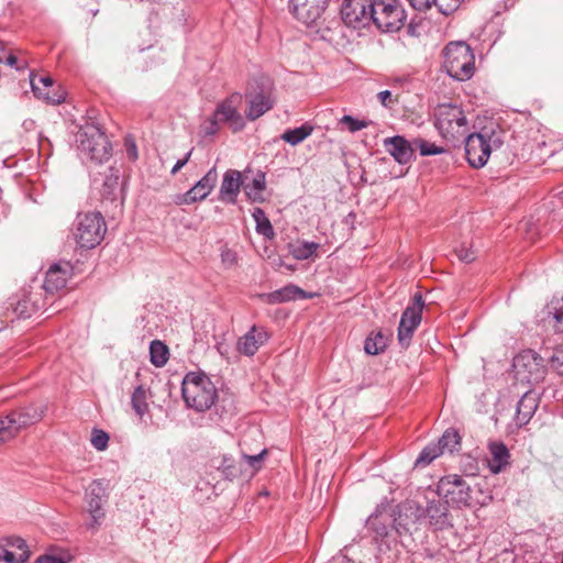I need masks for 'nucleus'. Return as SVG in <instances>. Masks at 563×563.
Instances as JSON below:
<instances>
[{
  "label": "nucleus",
  "mask_w": 563,
  "mask_h": 563,
  "mask_svg": "<svg viewBox=\"0 0 563 563\" xmlns=\"http://www.w3.org/2000/svg\"><path fill=\"white\" fill-rule=\"evenodd\" d=\"M267 340V332L253 325L244 335L239 338L236 350L240 354L253 356Z\"/></svg>",
  "instance_id": "23"
},
{
  "label": "nucleus",
  "mask_w": 563,
  "mask_h": 563,
  "mask_svg": "<svg viewBox=\"0 0 563 563\" xmlns=\"http://www.w3.org/2000/svg\"><path fill=\"white\" fill-rule=\"evenodd\" d=\"M8 51L5 48H0V63H5V56L8 55Z\"/></svg>",
  "instance_id": "58"
},
{
  "label": "nucleus",
  "mask_w": 563,
  "mask_h": 563,
  "mask_svg": "<svg viewBox=\"0 0 563 563\" xmlns=\"http://www.w3.org/2000/svg\"><path fill=\"white\" fill-rule=\"evenodd\" d=\"M515 378L522 384L536 385L545 377L543 358L532 350H525L512 362Z\"/></svg>",
  "instance_id": "8"
},
{
  "label": "nucleus",
  "mask_w": 563,
  "mask_h": 563,
  "mask_svg": "<svg viewBox=\"0 0 563 563\" xmlns=\"http://www.w3.org/2000/svg\"><path fill=\"white\" fill-rule=\"evenodd\" d=\"M455 253L459 260L464 263H472L476 258L475 251L465 244L456 247Z\"/></svg>",
  "instance_id": "48"
},
{
  "label": "nucleus",
  "mask_w": 563,
  "mask_h": 563,
  "mask_svg": "<svg viewBox=\"0 0 563 563\" xmlns=\"http://www.w3.org/2000/svg\"><path fill=\"white\" fill-rule=\"evenodd\" d=\"M372 24L382 33L398 32L405 25L407 14L399 0H373Z\"/></svg>",
  "instance_id": "5"
},
{
  "label": "nucleus",
  "mask_w": 563,
  "mask_h": 563,
  "mask_svg": "<svg viewBox=\"0 0 563 563\" xmlns=\"http://www.w3.org/2000/svg\"><path fill=\"white\" fill-rule=\"evenodd\" d=\"M369 530L374 531L376 538H385L388 534V528L385 521H382L379 516L374 514L369 516L366 522Z\"/></svg>",
  "instance_id": "41"
},
{
  "label": "nucleus",
  "mask_w": 563,
  "mask_h": 563,
  "mask_svg": "<svg viewBox=\"0 0 563 563\" xmlns=\"http://www.w3.org/2000/svg\"><path fill=\"white\" fill-rule=\"evenodd\" d=\"M442 453L439 444L430 443L427 445L416 460V466L424 467L429 465L434 459L440 456Z\"/></svg>",
  "instance_id": "36"
},
{
  "label": "nucleus",
  "mask_w": 563,
  "mask_h": 563,
  "mask_svg": "<svg viewBox=\"0 0 563 563\" xmlns=\"http://www.w3.org/2000/svg\"><path fill=\"white\" fill-rule=\"evenodd\" d=\"M424 518L429 519L434 530H444L452 527L449 518V508L445 501L440 499L429 500L423 508Z\"/></svg>",
  "instance_id": "22"
},
{
  "label": "nucleus",
  "mask_w": 563,
  "mask_h": 563,
  "mask_svg": "<svg viewBox=\"0 0 563 563\" xmlns=\"http://www.w3.org/2000/svg\"><path fill=\"white\" fill-rule=\"evenodd\" d=\"M373 0H345L341 4V18L349 27L360 30L372 24Z\"/></svg>",
  "instance_id": "11"
},
{
  "label": "nucleus",
  "mask_w": 563,
  "mask_h": 563,
  "mask_svg": "<svg viewBox=\"0 0 563 563\" xmlns=\"http://www.w3.org/2000/svg\"><path fill=\"white\" fill-rule=\"evenodd\" d=\"M245 98L249 103L246 110V118L250 121H255L266 112H268L275 103L271 88L260 87L258 90L247 91Z\"/></svg>",
  "instance_id": "19"
},
{
  "label": "nucleus",
  "mask_w": 563,
  "mask_h": 563,
  "mask_svg": "<svg viewBox=\"0 0 563 563\" xmlns=\"http://www.w3.org/2000/svg\"><path fill=\"white\" fill-rule=\"evenodd\" d=\"M244 445H245V440H243L240 443L242 459L249 464V466L251 467L252 471H254V472L258 471L262 467V461H263L264 456L267 454V450L262 449L257 453L249 454L245 452Z\"/></svg>",
  "instance_id": "39"
},
{
  "label": "nucleus",
  "mask_w": 563,
  "mask_h": 563,
  "mask_svg": "<svg viewBox=\"0 0 563 563\" xmlns=\"http://www.w3.org/2000/svg\"><path fill=\"white\" fill-rule=\"evenodd\" d=\"M387 338L382 332L371 333L364 342V351L369 355H378L385 351Z\"/></svg>",
  "instance_id": "31"
},
{
  "label": "nucleus",
  "mask_w": 563,
  "mask_h": 563,
  "mask_svg": "<svg viewBox=\"0 0 563 563\" xmlns=\"http://www.w3.org/2000/svg\"><path fill=\"white\" fill-rule=\"evenodd\" d=\"M40 309V306L31 301L30 297L19 300L14 307V312L21 318H30L31 314Z\"/></svg>",
  "instance_id": "40"
},
{
  "label": "nucleus",
  "mask_w": 563,
  "mask_h": 563,
  "mask_svg": "<svg viewBox=\"0 0 563 563\" xmlns=\"http://www.w3.org/2000/svg\"><path fill=\"white\" fill-rule=\"evenodd\" d=\"M490 459L488 466L492 473H500L510 463V453L503 442H492L488 446Z\"/></svg>",
  "instance_id": "27"
},
{
  "label": "nucleus",
  "mask_w": 563,
  "mask_h": 563,
  "mask_svg": "<svg viewBox=\"0 0 563 563\" xmlns=\"http://www.w3.org/2000/svg\"><path fill=\"white\" fill-rule=\"evenodd\" d=\"M464 0H435V7L439 12L449 15L455 12Z\"/></svg>",
  "instance_id": "44"
},
{
  "label": "nucleus",
  "mask_w": 563,
  "mask_h": 563,
  "mask_svg": "<svg viewBox=\"0 0 563 563\" xmlns=\"http://www.w3.org/2000/svg\"><path fill=\"white\" fill-rule=\"evenodd\" d=\"M30 84L33 93L47 103L59 104L66 99V91L62 87L55 86L49 76H36L31 73Z\"/></svg>",
  "instance_id": "18"
},
{
  "label": "nucleus",
  "mask_w": 563,
  "mask_h": 563,
  "mask_svg": "<svg viewBox=\"0 0 563 563\" xmlns=\"http://www.w3.org/2000/svg\"><path fill=\"white\" fill-rule=\"evenodd\" d=\"M341 122L347 125L350 132L355 133L368 126V122L364 120L354 119L351 115H344Z\"/></svg>",
  "instance_id": "46"
},
{
  "label": "nucleus",
  "mask_w": 563,
  "mask_h": 563,
  "mask_svg": "<svg viewBox=\"0 0 563 563\" xmlns=\"http://www.w3.org/2000/svg\"><path fill=\"white\" fill-rule=\"evenodd\" d=\"M423 305L422 296L416 294L412 302L402 312L398 327V341L401 346L409 345L415 330L421 322Z\"/></svg>",
  "instance_id": "14"
},
{
  "label": "nucleus",
  "mask_w": 563,
  "mask_h": 563,
  "mask_svg": "<svg viewBox=\"0 0 563 563\" xmlns=\"http://www.w3.org/2000/svg\"><path fill=\"white\" fill-rule=\"evenodd\" d=\"M313 131V126L309 123H303L302 125L295 128V129H288L286 130L282 135L280 139L292 145L296 146L303 142L308 136L311 135Z\"/></svg>",
  "instance_id": "30"
},
{
  "label": "nucleus",
  "mask_w": 563,
  "mask_h": 563,
  "mask_svg": "<svg viewBox=\"0 0 563 563\" xmlns=\"http://www.w3.org/2000/svg\"><path fill=\"white\" fill-rule=\"evenodd\" d=\"M330 0H289V9L301 23L311 26L322 18Z\"/></svg>",
  "instance_id": "16"
},
{
  "label": "nucleus",
  "mask_w": 563,
  "mask_h": 563,
  "mask_svg": "<svg viewBox=\"0 0 563 563\" xmlns=\"http://www.w3.org/2000/svg\"><path fill=\"white\" fill-rule=\"evenodd\" d=\"M217 180L218 174L216 167H212L185 194L175 195L173 198L174 203L177 206H185L206 199L213 190Z\"/></svg>",
  "instance_id": "17"
},
{
  "label": "nucleus",
  "mask_w": 563,
  "mask_h": 563,
  "mask_svg": "<svg viewBox=\"0 0 563 563\" xmlns=\"http://www.w3.org/2000/svg\"><path fill=\"white\" fill-rule=\"evenodd\" d=\"M220 122L212 115L202 124V132L207 136L214 135L220 129Z\"/></svg>",
  "instance_id": "49"
},
{
  "label": "nucleus",
  "mask_w": 563,
  "mask_h": 563,
  "mask_svg": "<svg viewBox=\"0 0 563 563\" xmlns=\"http://www.w3.org/2000/svg\"><path fill=\"white\" fill-rule=\"evenodd\" d=\"M444 67L446 73L456 80H466L474 75L475 56L465 42H451L444 49Z\"/></svg>",
  "instance_id": "4"
},
{
  "label": "nucleus",
  "mask_w": 563,
  "mask_h": 563,
  "mask_svg": "<svg viewBox=\"0 0 563 563\" xmlns=\"http://www.w3.org/2000/svg\"><path fill=\"white\" fill-rule=\"evenodd\" d=\"M73 276V266L69 262H58L49 266L46 272L43 288L46 294L54 295L63 290Z\"/></svg>",
  "instance_id": "20"
},
{
  "label": "nucleus",
  "mask_w": 563,
  "mask_h": 563,
  "mask_svg": "<svg viewBox=\"0 0 563 563\" xmlns=\"http://www.w3.org/2000/svg\"><path fill=\"white\" fill-rule=\"evenodd\" d=\"M216 349H217L218 353L225 360L229 361L231 358L232 349H231L230 344L225 342L224 339L217 341Z\"/></svg>",
  "instance_id": "51"
},
{
  "label": "nucleus",
  "mask_w": 563,
  "mask_h": 563,
  "mask_svg": "<svg viewBox=\"0 0 563 563\" xmlns=\"http://www.w3.org/2000/svg\"><path fill=\"white\" fill-rule=\"evenodd\" d=\"M377 98L384 107H390L398 101L397 99L393 98V95L389 90H383L378 92Z\"/></svg>",
  "instance_id": "52"
},
{
  "label": "nucleus",
  "mask_w": 563,
  "mask_h": 563,
  "mask_svg": "<svg viewBox=\"0 0 563 563\" xmlns=\"http://www.w3.org/2000/svg\"><path fill=\"white\" fill-rule=\"evenodd\" d=\"M247 177L244 176L243 189L247 198L254 202L264 201L263 191L266 188V176L263 172L257 170L251 183L246 181Z\"/></svg>",
  "instance_id": "29"
},
{
  "label": "nucleus",
  "mask_w": 563,
  "mask_h": 563,
  "mask_svg": "<svg viewBox=\"0 0 563 563\" xmlns=\"http://www.w3.org/2000/svg\"><path fill=\"white\" fill-rule=\"evenodd\" d=\"M221 262L225 268H232L238 264V254L235 251L223 247L221 250Z\"/></svg>",
  "instance_id": "47"
},
{
  "label": "nucleus",
  "mask_w": 563,
  "mask_h": 563,
  "mask_svg": "<svg viewBox=\"0 0 563 563\" xmlns=\"http://www.w3.org/2000/svg\"><path fill=\"white\" fill-rule=\"evenodd\" d=\"M243 179L244 177L239 170L228 169L221 181L219 199L223 202L234 205L241 187H243Z\"/></svg>",
  "instance_id": "21"
},
{
  "label": "nucleus",
  "mask_w": 563,
  "mask_h": 563,
  "mask_svg": "<svg viewBox=\"0 0 563 563\" xmlns=\"http://www.w3.org/2000/svg\"><path fill=\"white\" fill-rule=\"evenodd\" d=\"M342 2H345V0H343Z\"/></svg>",
  "instance_id": "60"
},
{
  "label": "nucleus",
  "mask_w": 563,
  "mask_h": 563,
  "mask_svg": "<svg viewBox=\"0 0 563 563\" xmlns=\"http://www.w3.org/2000/svg\"><path fill=\"white\" fill-rule=\"evenodd\" d=\"M549 363L553 371L563 376V345L556 346L549 356Z\"/></svg>",
  "instance_id": "42"
},
{
  "label": "nucleus",
  "mask_w": 563,
  "mask_h": 563,
  "mask_svg": "<svg viewBox=\"0 0 563 563\" xmlns=\"http://www.w3.org/2000/svg\"><path fill=\"white\" fill-rule=\"evenodd\" d=\"M119 181L118 173L115 175H111V177L104 180V187L110 189V192L117 188Z\"/></svg>",
  "instance_id": "56"
},
{
  "label": "nucleus",
  "mask_w": 563,
  "mask_h": 563,
  "mask_svg": "<svg viewBox=\"0 0 563 563\" xmlns=\"http://www.w3.org/2000/svg\"><path fill=\"white\" fill-rule=\"evenodd\" d=\"M410 5L417 11H427L435 5V0H408Z\"/></svg>",
  "instance_id": "50"
},
{
  "label": "nucleus",
  "mask_w": 563,
  "mask_h": 563,
  "mask_svg": "<svg viewBox=\"0 0 563 563\" xmlns=\"http://www.w3.org/2000/svg\"><path fill=\"white\" fill-rule=\"evenodd\" d=\"M242 100V95L234 92L219 102L213 112L214 118H217L221 124H227L234 133L245 128V120L239 111Z\"/></svg>",
  "instance_id": "12"
},
{
  "label": "nucleus",
  "mask_w": 563,
  "mask_h": 563,
  "mask_svg": "<svg viewBox=\"0 0 563 563\" xmlns=\"http://www.w3.org/2000/svg\"><path fill=\"white\" fill-rule=\"evenodd\" d=\"M252 217L256 223V232L266 239H272L275 235L273 225L265 212L261 208H254Z\"/></svg>",
  "instance_id": "32"
},
{
  "label": "nucleus",
  "mask_w": 563,
  "mask_h": 563,
  "mask_svg": "<svg viewBox=\"0 0 563 563\" xmlns=\"http://www.w3.org/2000/svg\"><path fill=\"white\" fill-rule=\"evenodd\" d=\"M107 232L106 221L100 212L79 213L71 229V236L81 249H93L101 243Z\"/></svg>",
  "instance_id": "3"
},
{
  "label": "nucleus",
  "mask_w": 563,
  "mask_h": 563,
  "mask_svg": "<svg viewBox=\"0 0 563 563\" xmlns=\"http://www.w3.org/2000/svg\"><path fill=\"white\" fill-rule=\"evenodd\" d=\"M128 155L131 159H136L137 158V150H136V145L134 143H131V145L128 146Z\"/></svg>",
  "instance_id": "57"
},
{
  "label": "nucleus",
  "mask_w": 563,
  "mask_h": 563,
  "mask_svg": "<svg viewBox=\"0 0 563 563\" xmlns=\"http://www.w3.org/2000/svg\"><path fill=\"white\" fill-rule=\"evenodd\" d=\"M384 146L394 159L401 165L408 164L413 157L412 141L409 142L401 135L385 139Z\"/></svg>",
  "instance_id": "24"
},
{
  "label": "nucleus",
  "mask_w": 563,
  "mask_h": 563,
  "mask_svg": "<svg viewBox=\"0 0 563 563\" xmlns=\"http://www.w3.org/2000/svg\"><path fill=\"white\" fill-rule=\"evenodd\" d=\"M5 65L10 66V67H13L15 69H23L26 65L25 62L19 64L18 62V57L15 56V54L13 52H9L8 55L5 56Z\"/></svg>",
  "instance_id": "53"
},
{
  "label": "nucleus",
  "mask_w": 563,
  "mask_h": 563,
  "mask_svg": "<svg viewBox=\"0 0 563 563\" xmlns=\"http://www.w3.org/2000/svg\"><path fill=\"white\" fill-rule=\"evenodd\" d=\"M543 321L556 332L563 333V297L553 298L545 307Z\"/></svg>",
  "instance_id": "28"
},
{
  "label": "nucleus",
  "mask_w": 563,
  "mask_h": 563,
  "mask_svg": "<svg viewBox=\"0 0 563 563\" xmlns=\"http://www.w3.org/2000/svg\"><path fill=\"white\" fill-rule=\"evenodd\" d=\"M131 404L137 416L143 417L147 412L148 406L146 402V393L142 386L134 389L131 397Z\"/></svg>",
  "instance_id": "37"
},
{
  "label": "nucleus",
  "mask_w": 563,
  "mask_h": 563,
  "mask_svg": "<svg viewBox=\"0 0 563 563\" xmlns=\"http://www.w3.org/2000/svg\"><path fill=\"white\" fill-rule=\"evenodd\" d=\"M413 152L419 151L421 156L438 155L444 152V148L434 143L417 137L412 140Z\"/></svg>",
  "instance_id": "38"
},
{
  "label": "nucleus",
  "mask_w": 563,
  "mask_h": 563,
  "mask_svg": "<svg viewBox=\"0 0 563 563\" xmlns=\"http://www.w3.org/2000/svg\"><path fill=\"white\" fill-rule=\"evenodd\" d=\"M437 444H439L442 453L450 452L452 453L456 446L460 444V435L456 430L448 429L442 437L438 440Z\"/></svg>",
  "instance_id": "35"
},
{
  "label": "nucleus",
  "mask_w": 563,
  "mask_h": 563,
  "mask_svg": "<svg viewBox=\"0 0 563 563\" xmlns=\"http://www.w3.org/2000/svg\"><path fill=\"white\" fill-rule=\"evenodd\" d=\"M43 417V410L27 406L0 417V444L13 439L23 428L36 423Z\"/></svg>",
  "instance_id": "9"
},
{
  "label": "nucleus",
  "mask_w": 563,
  "mask_h": 563,
  "mask_svg": "<svg viewBox=\"0 0 563 563\" xmlns=\"http://www.w3.org/2000/svg\"><path fill=\"white\" fill-rule=\"evenodd\" d=\"M29 559V553L24 551L19 558L11 551L0 548V560L7 563H24Z\"/></svg>",
  "instance_id": "45"
},
{
  "label": "nucleus",
  "mask_w": 563,
  "mask_h": 563,
  "mask_svg": "<svg viewBox=\"0 0 563 563\" xmlns=\"http://www.w3.org/2000/svg\"><path fill=\"white\" fill-rule=\"evenodd\" d=\"M424 518L423 507L415 500H406L397 506L394 529L399 536L411 533L416 525Z\"/></svg>",
  "instance_id": "15"
},
{
  "label": "nucleus",
  "mask_w": 563,
  "mask_h": 563,
  "mask_svg": "<svg viewBox=\"0 0 563 563\" xmlns=\"http://www.w3.org/2000/svg\"><path fill=\"white\" fill-rule=\"evenodd\" d=\"M16 547H18L19 549H23V548L25 547V542H24L23 540H21V539H20V540H18V544H16Z\"/></svg>",
  "instance_id": "59"
},
{
  "label": "nucleus",
  "mask_w": 563,
  "mask_h": 563,
  "mask_svg": "<svg viewBox=\"0 0 563 563\" xmlns=\"http://www.w3.org/2000/svg\"><path fill=\"white\" fill-rule=\"evenodd\" d=\"M35 563H65V561H63V559L57 558V556L43 555V556H40L35 561Z\"/></svg>",
  "instance_id": "55"
},
{
  "label": "nucleus",
  "mask_w": 563,
  "mask_h": 563,
  "mask_svg": "<svg viewBox=\"0 0 563 563\" xmlns=\"http://www.w3.org/2000/svg\"><path fill=\"white\" fill-rule=\"evenodd\" d=\"M318 247V243L303 241L292 245L290 253L296 260L305 261L310 258Z\"/></svg>",
  "instance_id": "34"
},
{
  "label": "nucleus",
  "mask_w": 563,
  "mask_h": 563,
  "mask_svg": "<svg viewBox=\"0 0 563 563\" xmlns=\"http://www.w3.org/2000/svg\"><path fill=\"white\" fill-rule=\"evenodd\" d=\"M539 406V394L534 390H527L517 404L516 423L519 427L526 426Z\"/></svg>",
  "instance_id": "25"
},
{
  "label": "nucleus",
  "mask_w": 563,
  "mask_h": 563,
  "mask_svg": "<svg viewBox=\"0 0 563 563\" xmlns=\"http://www.w3.org/2000/svg\"><path fill=\"white\" fill-rule=\"evenodd\" d=\"M150 356L152 364L162 367L168 361V347L162 341L155 340L151 342Z\"/></svg>",
  "instance_id": "33"
},
{
  "label": "nucleus",
  "mask_w": 563,
  "mask_h": 563,
  "mask_svg": "<svg viewBox=\"0 0 563 563\" xmlns=\"http://www.w3.org/2000/svg\"><path fill=\"white\" fill-rule=\"evenodd\" d=\"M433 115L434 125L443 139L454 143L463 140L468 133V121L460 106L439 104L434 109Z\"/></svg>",
  "instance_id": "2"
},
{
  "label": "nucleus",
  "mask_w": 563,
  "mask_h": 563,
  "mask_svg": "<svg viewBox=\"0 0 563 563\" xmlns=\"http://www.w3.org/2000/svg\"><path fill=\"white\" fill-rule=\"evenodd\" d=\"M80 152L96 163L107 162L111 156V144L100 128L87 124L77 134Z\"/></svg>",
  "instance_id": "7"
},
{
  "label": "nucleus",
  "mask_w": 563,
  "mask_h": 563,
  "mask_svg": "<svg viewBox=\"0 0 563 563\" xmlns=\"http://www.w3.org/2000/svg\"><path fill=\"white\" fill-rule=\"evenodd\" d=\"M438 494L457 507L466 506L471 499L470 485L462 476L452 474L442 477L438 483Z\"/></svg>",
  "instance_id": "13"
},
{
  "label": "nucleus",
  "mask_w": 563,
  "mask_h": 563,
  "mask_svg": "<svg viewBox=\"0 0 563 563\" xmlns=\"http://www.w3.org/2000/svg\"><path fill=\"white\" fill-rule=\"evenodd\" d=\"M181 395L187 407L203 412L214 404L217 388L205 373L190 372L183 378Z\"/></svg>",
  "instance_id": "1"
},
{
  "label": "nucleus",
  "mask_w": 563,
  "mask_h": 563,
  "mask_svg": "<svg viewBox=\"0 0 563 563\" xmlns=\"http://www.w3.org/2000/svg\"><path fill=\"white\" fill-rule=\"evenodd\" d=\"M464 140L467 162L475 168L483 167L487 163L492 150L501 145L500 137L494 130L487 128L477 133L466 134Z\"/></svg>",
  "instance_id": "6"
},
{
  "label": "nucleus",
  "mask_w": 563,
  "mask_h": 563,
  "mask_svg": "<svg viewBox=\"0 0 563 563\" xmlns=\"http://www.w3.org/2000/svg\"><path fill=\"white\" fill-rule=\"evenodd\" d=\"M108 495L103 481H93L86 489L85 501L86 511L90 515V521L87 527L91 530H96L103 521L106 512L104 505L107 503Z\"/></svg>",
  "instance_id": "10"
},
{
  "label": "nucleus",
  "mask_w": 563,
  "mask_h": 563,
  "mask_svg": "<svg viewBox=\"0 0 563 563\" xmlns=\"http://www.w3.org/2000/svg\"><path fill=\"white\" fill-rule=\"evenodd\" d=\"M192 154V150H190L184 158L178 159L176 164L173 166L170 173L172 175H176L190 159V156Z\"/></svg>",
  "instance_id": "54"
},
{
  "label": "nucleus",
  "mask_w": 563,
  "mask_h": 563,
  "mask_svg": "<svg viewBox=\"0 0 563 563\" xmlns=\"http://www.w3.org/2000/svg\"><path fill=\"white\" fill-rule=\"evenodd\" d=\"M263 296L266 297L268 303H280L313 297L312 294H307L300 287L291 284Z\"/></svg>",
  "instance_id": "26"
},
{
  "label": "nucleus",
  "mask_w": 563,
  "mask_h": 563,
  "mask_svg": "<svg viewBox=\"0 0 563 563\" xmlns=\"http://www.w3.org/2000/svg\"><path fill=\"white\" fill-rule=\"evenodd\" d=\"M90 441L96 450L104 451L108 448L109 435L103 430L93 429Z\"/></svg>",
  "instance_id": "43"
}]
</instances>
